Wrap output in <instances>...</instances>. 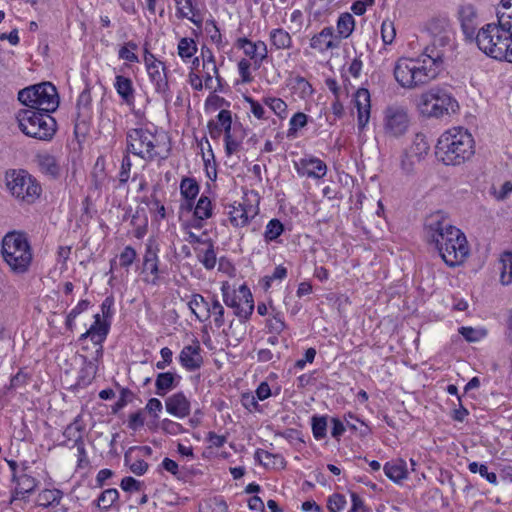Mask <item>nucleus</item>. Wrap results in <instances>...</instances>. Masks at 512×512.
Listing matches in <instances>:
<instances>
[{
	"instance_id": "28",
	"label": "nucleus",
	"mask_w": 512,
	"mask_h": 512,
	"mask_svg": "<svg viewBox=\"0 0 512 512\" xmlns=\"http://www.w3.org/2000/svg\"><path fill=\"white\" fill-rule=\"evenodd\" d=\"M38 485V481L26 474H23L17 478V487L12 496L11 502L17 499H25V494L32 493Z\"/></svg>"
},
{
	"instance_id": "10",
	"label": "nucleus",
	"mask_w": 512,
	"mask_h": 512,
	"mask_svg": "<svg viewBox=\"0 0 512 512\" xmlns=\"http://www.w3.org/2000/svg\"><path fill=\"white\" fill-rule=\"evenodd\" d=\"M6 180L12 195L22 201L33 203L41 194L40 184L25 170L7 173Z\"/></svg>"
},
{
	"instance_id": "9",
	"label": "nucleus",
	"mask_w": 512,
	"mask_h": 512,
	"mask_svg": "<svg viewBox=\"0 0 512 512\" xmlns=\"http://www.w3.org/2000/svg\"><path fill=\"white\" fill-rule=\"evenodd\" d=\"M417 108L423 116L441 118L455 112L458 104L450 93L435 87L420 95Z\"/></svg>"
},
{
	"instance_id": "53",
	"label": "nucleus",
	"mask_w": 512,
	"mask_h": 512,
	"mask_svg": "<svg viewBox=\"0 0 512 512\" xmlns=\"http://www.w3.org/2000/svg\"><path fill=\"white\" fill-rule=\"evenodd\" d=\"M226 336L232 338L235 344H238L243 340L245 336V327L243 322H239L234 325L233 322L229 325L228 329L224 331Z\"/></svg>"
},
{
	"instance_id": "11",
	"label": "nucleus",
	"mask_w": 512,
	"mask_h": 512,
	"mask_svg": "<svg viewBox=\"0 0 512 512\" xmlns=\"http://www.w3.org/2000/svg\"><path fill=\"white\" fill-rule=\"evenodd\" d=\"M429 30L432 35V41L424 49L423 54L427 56H433L434 53L439 54V68L441 69L445 52L453 46L454 33L446 21L440 20L432 22Z\"/></svg>"
},
{
	"instance_id": "20",
	"label": "nucleus",
	"mask_w": 512,
	"mask_h": 512,
	"mask_svg": "<svg viewBox=\"0 0 512 512\" xmlns=\"http://www.w3.org/2000/svg\"><path fill=\"white\" fill-rule=\"evenodd\" d=\"M94 319V323L80 336V340L90 338L94 344L101 345L109 332V326L105 322L101 321L99 314H96ZM97 355H102V346L97 350Z\"/></svg>"
},
{
	"instance_id": "36",
	"label": "nucleus",
	"mask_w": 512,
	"mask_h": 512,
	"mask_svg": "<svg viewBox=\"0 0 512 512\" xmlns=\"http://www.w3.org/2000/svg\"><path fill=\"white\" fill-rule=\"evenodd\" d=\"M210 303L211 298L208 300L200 294H193L188 302V306L196 318L202 322L204 321V312L209 310L208 307Z\"/></svg>"
},
{
	"instance_id": "23",
	"label": "nucleus",
	"mask_w": 512,
	"mask_h": 512,
	"mask_svg": "<svg viewBox=\"0 0 512 512\" xmlns=\"http://www.w3.org/2000/svg\"><path fill=\"white\" fill-rule=\"evenodd\" d=\"M385 475L395 483H400L408 477L407 464L403 459H394L383 467Z\"/></svg>"
},
{
	"instance_id": "22",
	"label": "nucleus",
	"mask_w": 512,
	"mask_h": 512,
	"mask_svg": "<svg viewBox=\"0 0 512 512\" xmlns=\"http://www.w3.org/2000/svg\"><path fill=\"white\" fill-rule=\"evenodd\" d=\"M310 46L319 51H327L337 48L339 46V41L334 34L333 27H325L320 33L313 36L311 38Z\"/></svg>"
},
{
	"instance_id": "21",
	"label": "nucleus",
	"mask_w": 512,
	"mask_h": 512,
	"mask_svg": "<svg viewBox=\"0 0 512 512\" xmlns=\"http://www.w3.org/2000/svg\"><path fill=\"white\" fill-rule=\"evenodd\" d=\"M237 46L243 49L245 55L254 60L258 65L267 57V45L263 41L254 43L247 38H240L237 41Z\"/></svg>"
},
{
	"instance_id": "18",
	"label": "nucleus",
	"mask_w": 512,
	"mask_h": 512,
	"mask_svg": "<svg viewBox=\"0 0 512 512\" xmlns=\"http://www.w3.org/2000/svg\"><path fill=\"white\" fill-rule=\"evenodd\" d=\"M297 171L301 175L320 179L326 175L327 166L322 160L315 157H309L300 160L297 164Z\"/></svg>"
},
{
	"instance_id": "57",
	"label": "nucleus",
	"mask_w": 512,
	"mask_h": 512,
	"mask_svg": "<svg viewBox=\"0 0 512 512\" xmlns=\"http://www.w3.org/2000/svg\"><path fill=\"white\" fill-rule=\"evenodd\" d=\"M131 167H132V162H131L129 153L126 152V154L123 156L120 171H119V182L121 184H125L129 180Z\"/></svg>"
},
{
	"instance_id": "44",
	"label": "nucleus",
	"mask_w": 512,
	"mask_h": 512,
	"mask_svg": "<svg viewBox=\"0 0 512 512\" xmlns=\"http://www.w3.org/2000/svg\"><path fill=\"white\" fill-rule=\"evenodd\" d=\"M117 489L109 488L104 490L97 499V506L103 510H108L118 499Z\"/></svg>"
},
{
	"instance_id": "35",
	"label": "nucleus",
	"mask_w": 512,
	"mask_h": 512,
	"mask_svg": "<svg viewBox=\"0 0 512 512\" xmlns=\"http://www.w3.org/2000/svg\"><path fill=\"white\" fill-rule=\"evenodd\" d=\"M228 216L234 227H244L249 222L248 211L241 203L229 206Z\"/></svg>"
},
{
	"instance_id": "40",
	"label": "nucleus",
	"mask_w": 512,
	"mask_h": 512,
	"mask_svg": "<svg viewBox=\"0 0 512 512\" xmlns=\"http://www.w3.org/2000/svg\"><path fill=\"white\" fill-rule=\"evenodd\" d=\"M500 280L503 285L512 282V253L504 252L500 258Z\"/></svg>"
},
{
	"instance_id": "61",
	"label": "nucleus",
	"mask_w": 512,
	"mask_h": 512,
	"mask_svg": "<svg viewBox=\"0 0 512 512\" xmlns=\"http://www.w3.org/2000/svg\"><path fill=\"white\" fill-rule=\"evenodd\" d=\"M215 123H218L219 126L224 129V132L232 128L231 111L225 109L221 110L217 115V121H215Z\"/></svg>"
},
{
	"instance_id": "64",
	"label": "nucleus",
	"mask_w": 512,
	"mask_h": 512,
	"mask_svg": "<svg viewBox=\"0 0 512 512\" xmlns=\"http://www.w3.org/2000/svg\"><path fill=\"white\" fill-rule=\"evenodd\" d=\"M415 159L416 158L409 152H405L401 156L400 166L403 172L409 174L414 170Z\"/></svg>"
},
{
	"instance_id": "39",
	"label": "nucleus",
	"mask_w": 512,
	"mask_h": 512,
	"mask_svg": "<svg viewBox=\"0 0 512 512\" xmlns=\"http://www.w3.org/2000/svg\"><path fill=\"white\" fill-rule=\"evenodd\" d=\"M430 150V144L424 134L418 133L415 135L409 153L412 154L417 161H420Z\"/></svg>"
},
{
	"instance_id": "46",
	"label": "nucleus",
	"mask_w": 512,
	"mask_h": 512,
	"mask_svg": "<svg viewBox=\"0 0 512 512\" xmlns=\"http://www.w3.org/2000/svg\"><path fill=\"white\" fill-rule=\"evenodd\" d=\"M197 257L203 266L208 270L213 269L216 265V253L212 244H209L205 250H201Z\"/></svg>"
},
{
	"instance_id": "6",
	"label": "nucleus",
	"mask_w": 512,
	"mask_h": 512,
	"mask_svg": "<svg viewBox=\"0 0 512 512\" xmlns=\"http://www.w3.org/2000/svg\"><path fill=\"white\" fill-rule=\"evenodd\" d=\"M2 255L14 273H25L33 258L26 235L17 231L7 233L2 240Z\"/></svg>"
},
{
	"instance_id": "25",
	"label": "nucleus",
	"mask_w": 512,
	"mask_h": 512,
	"mask_svg": "<svg viewBox=\"0 0 512 512\" xmlns=\"http://www.w3.org/2000/svg\"><path fill=\"white\" fill-rule=\"evenodd\" d=\"M225 137V152L226 155L231 156L240 150L242 141L244 139V131L239 127H232L224 132Z\"/></svg>"
},
{
	"instance_id": "7",
	"label": "nucleus",
	"mask_w": 512,
	"mask_h": 512,
	"mask_svg": "<svg viewBox=\"0 0 512 512\" xmlns=\"http://www.w3.org/2000/svg\"><path fill=\"white\" fill-rule=\"evenodd\" d=\"M52 112L23 109L17 114L20 130L29 137L50 140L56 132V121Z\"/></svg>"
},
{
	"instance_id": "13",
	"label": "nucleus",
	"mask_w": 512,
	"mask_h": 512,
	"mask_svg": "<svg viewBox=\"0 0 512 512\" xmlns=\"http://www.w3.org/2000/svg\"><path fill=\"white\" fill-rule=\"evenodd\" d=\"M141 273L144 275L142 280L146 284L157 285L159 283L160 269L158 249L151 244L146 246Z\"/></svg>"
},
{
	"instance_id": "3",
	"label": "nucleus",
	"mask_w": 512,
	"mask_h": 512,
	"mask_svg": "<svg viewBox=\"0 0 512 512\" xmlns=\"http://www.w3.org/2000/svg\"><path fill=\"white\" fill-rule=\"evenodd\" d=\"M436 156L445 165H461L475 153V142L468 130L454 127L444 132L436 144Z\"/></svg>"
},
{
	"instance_id": "45",
	"label": "nucleus",
	"mask_w": 512,
	"mask_h": 512,
	"mask_svg": "<svg viewBox=\"0 0 512 512\" xmlns=\"http://www.w3.org/2000/svg\"><path fill=\"white\" fill-rule=\"evenodd\" d=\"M134 449L135 448H130V450L125 453L124 460L125 463L129 466L131 472L134 473L135 475L140 476L146 473L148 469V463L142 459H137L134 462H131V452Z\"/></svg>"
},
{
	"instance_id": "51",
	"label": "nucleus",
	"mask_w": 512,
	"mask_h": 512,
	"mask_svg": "<svg viewBox=\"0 0 512 512\" xmlns=\"http://www.w3.org/2000/svg\"><path fill=\"white\" fill-rule=\"evenodd\" d=\"M307 115L302 112L295 113L289 122L288 137L294 136L299 128H303L307 124Z\"/></svg>"
},
{
	"instance_id": "2",
	"label": "nucleus",
	"mask_w": 512,
	"mask_h": 512,
	"mask_svg": "<svg viewBox=\"0 0 512 512\" xmlns=\"http://www.w3.org/2000/svg\"><path fill=\"white\" fill-rule=\"evenodd\" d=\"M439 54L427 56L423 53L416 58H400L395 63L393 74L396 82L405 89H418L437 78Z\"/></svg>"
},
{
	"instance_id": "56",
	"label": "nucleus",
	"mask_w": 512,
	"mask_h": 512,
	"mask_svg": "<svg viewBox=\"0 0 512 512\" xmlns=\"http://www.w3.org/2000/svg\"><path fill=\"white\" fill-rule=\"evenodd\" d=\"M382 40L385 44H391L396 36L393 22L385 20L381 25Z\"/></svg>"
},
{
	"instance_id": "41",
	"label": "nucleus",
	"mask_w": 512,
	"mask_h": 512,
	"mask_svg": "<svg viewBox=\"0 0 512 512\" xmlns=\"http://www.w3.org/2000/svg\"><path fill=\"white\" fill-rule=\"evenodd\" d=\"M272 317L267 320V328L270 333L280 334L286 328L282 313L270 304Z\"/></svg>"
},
{
	"instance_id": "55",
	"label": "nucleus",
	"mask_w": 512,
	"mask_h": 512,
	"mask_svg": "<svg viewBox=\"0 0 512 512\" xmlns=\"http://www.w3.org/2000/svg\"><path fill=\"white\" fill-rule=\"evenodd\" d=\"M137 256L136 250L131 246H126L119 255L120 266L124 268L130 267Z\"/></svg>"
},
{
	"instance_id": "37",
	"label": "nucleus",
	"mask_w": 512,
	"mask_h": 512,
	"mask_svg": "<svg viewBox=\"0 0 512 512\" xmlns=\"http://www.w3.org/2000/svg\"><path fill=\"white\" fill-rule=\"evenodd\" d=\"M83 430L84 427L81 424L80 418L77 417L71 424H69L64 430V437L66 438L65 445H72L83 441Z\"/></svg>"
},
{
	"instance_id": "27",
	"label": "nucleus",
	"mask_w": 512,
	"mask_h": 512,
	"mask_svg": "<svg viewBox=\"0 0 512 512\" xmlns=\"http://www.w3.org/2000/svg\"><path fill=\"white\" fill-rule=\"evenodd\" d=\"M181 195L186 199V204H182V208L191 210L193 207V200L199 193V185L193 178H183L180 183Z\"/></svg>"
},
{
	"instance_id": "62",
	"label": "nucleus",
	"mask_w": 512,
	"mask_h": 512,
	"mask_svg": "<svg viewBox=\"0 0 512 512\" xmlns=\"http://www.w3.org/2000/svg\"><path fill=\"white\" fill-rule=\"evenodd\" d=\"M511 193H512V182L511 181L504 182L501 185L499 190H496L495 188H493V192H492L493 196L499 201H503V200L507 199Z\"/></svg>"
},
{
	"instance_id": "32",
	"label": "nucleus",
	"mask_w": 512,
	"mask_h": 512,
	"mask_svg": "<svg viewBox=\"0 0 512 512\" xmlns=\"http://www.w3.org/2000/svg\"><path fill=\"white\" fill-rule=\"evenodd\" d=\"M355 28V20L350 13H342L336 24L337 40L340 42L341 39L348 38Z\"/></svg>"
},
{
	"instance_id": "4",
	"label": "nucleus",
	"mask_w": 512,
	"mask_h": 512,
	"mask_svg": "<svg viewBox=\"0 0 512 512\" xmlns=\"http://www.w3.org/2000/svg\"><path fill=\"white\" fill-rule=\"evenodd\" d=\"M167 137L148 128H133L126 133V152L132 153L146 161L166 159L170 147Z\"/></svg>"
},
{
	"instance_id": "1",
	"label": "nucleus",
	"mask_w": 512,
	"mask_h": 512,
	"mask_svg": "<svg viewBox=\"0 0 512 512\" xmlns=\"http://www.w3.org/2000/svg\"><path fill=\"white\" fill-rule=\"evenodd\" d=\"M427 242L434 245L446 265L456 267L462 264L469 254L465 234L450 224L440 211L430 214L424 224Z\"/></svg>"
},
{
	"instance_id": "59",
	"label": "nucleus",
	"mask_w": 512,
	"mask_h": 512,
	"mask_svg": "<svg viewBox=\"0 0 512 512\" xmlns=\"http://www.w3.org/2000/svg\"><path fill=\"white\" fill-rule=\"evenodd\" d=\"M497 23L512 38V13H509L507 11L500 12V14L498 15Z\"/></svg>"
},
{
	"instance_id": "50",
	"label": "nucleus",
	"mask_w": 512,
	"mask_h": 512,
	"mask_svg": "<svg viewBox=\"0 0 512 512\" xmlns=\"http://www.w3.org/2000/svg\"><path fill=\"white\" fill-rule=\"evenodd\" d=\"M177 7L179 18H189V15L195 14V0H174Z\"/></svg>"
},
{
	"instance_id": "31",
	"label": "nucleus",
	"mask_w": 512,
	"mask_h": 512,
	"mask_svg": "<svg viewBox=\"0 0 512 512\" xmlns=\"http://www.w3.org/2000/svg\"><path fill=\"white\" fill-rule=\"evenodd\" d=\"M62 497L63 492L59 489H44L38 494L36 504L43 508L57 506Z\"/></svg>"
},
{
	"instance_id": "17",
	"label": "nucleus",
	"mask_w": 512,
	"mask_h": 512,
	"mask_svg": "<svg viewBox=\"0 0 512 512\" xmlns=\"http://www.w3.org/2000/svg\"><path fill=\"white\" fill-rule=\"evenodd\" d=\"M179 361L188 371L199 369L203 364L199 343L196 342L194 345L185 346L180 352Z\"/></svg>"
},
{
	"instance_id": "33",
	"label": "nucleus",
	"mask_w": 512,
	"mask_h": 512,
	"mask_svg": "<svg viewBox=\"0 0 512 512\" xmlns=\"http://www.w3.org/2000/svg\"><path fill=\"white\" fill-rule=\"evenodd\" d=\"M239 294L244 299L239 306H237V310H235V314L241 319H247L253 312L254 303L252 299V294L250 290L246 286H241L239 288Z\"/></svg>"
},
{
	"instance_id": "47",
	"label": "nucleus",
	"mask_w": 512,
	"mask_h": 512,
	"mask_svg": "<svg viewBox=\"0 0 512 512\" xmlns=\"http://www.w3.org/2000/svg\"><path fill=\"white\" fill-rule=\"evenodd\" d=\"M197 51L196 44L191 38H182L178 43V54L182 59L191 58Z\"/></svg>"
},
{
	"instance_id": "15",
	"label": "nucleus",
	"mask_w": 512,
	"mask_h": 512,
	"mask_svg": "<svg viewBox=\"0 0 512 512\" xmlns=\"http://www.w3.org/2000/svg\"><path fill=\"white\" fill-rule=\"evenodd\" d=\"M166 411L177 418H185L190 414L191 404L183 392H177L166 398Z\"/></svg>"
},
{
	"instance_id": "14",
	"label": "nucleus",
	"mask_w": 512,
	"mask_h": 512,
	"mask_svg": "<svg viewBox=\"0 0 512 512\" xmlns=\"http://www.w3.org/2000/svg\"><path fill=\"white\" fill-rule=\"evenodd\" d=\"M157 93L161 94L165 101L171 100L169 83L164 63L146 68Z\"/></svg>"
},
{
	"instance_id": "48",
	"label": "nucleus",
	"mask_w": 512,
	"mask_h": 512,
	"mask_svg": "<svg viewBox=\"0 0 512 512\" xmlns=\"http://www.w3.org/2000/svg\"><path fill=\"white\" fill-rule=\"evenodd\" d=\"M264 103L280 118L284 119L287 115V104L280 98L267 97Z\"/></svg>"
},
{
	"instance_id": "58",
	"label": "nucleus",
	"mask_w": 512,
	"mask_h": 512,
	"mask_svg": "<svg viewBox=\"0 0 512 512\" xmlns=\"http://www.w3.org/2000/svg\"><path fill=\"white\" fill-rule=\"evenodd\" d=\"M346 504V499L341 494H333L328 499L327 507L330 512H340Z\"/></svg>"
},
{
	"instance_id": "52",
	"label": "nucleus",
	"mask_w": 512,
	"mask_h": 512,
	"mask_svg": "<svg viewBox=\"0 0 512 512\" xmlns=\"http://www.w3.org/2000/svg\"><path fill=\"white\" fill-rule=\"evenodd\" d=\"M137 48V44L132 41L126 43L119 50V58L132 63L138 62V56L134 53Z\"/></svg>"
},
{
	"instance_id": "54",
	"label": "nucleus",
	"mask_w": 512,
	"mask_h": 512,
	"mask_svg": "<svg viewBox=\"0 0 512 512\" xmlns=\"http://www.w3.org/2000/svg\"><path fill=\"white\" fill-rule=\"evenodd\" d=\"M327 430V420L326 417H317L314 416L312 418V431L313 435L316 439H323L326 436Z\"/></svg>"
},
{
	"instance_id": "42",
	"label": "nucleus",
	"mask_w": 512,
	"mask_h": 512,
	"mask_svg": "<svg viewBox=\"0 0 512 512\" xmlns=\"http://www.w3.org/2000/svg\"><path fill=\"white\" fill-rule=\"evenodd\" d=\"M194 215L199 220H205L212 216V202L207 196H201L195 206Z\"/></svg>"
},
{
	"instance_id": "60",
	"label": "nucleus",
	"mask_w": 512,
	"mask_h": 512,
	"mask_svg": "<svg viewBox=\"0 0 512 512\" xmlns=\"http://www.w3.org/2000/svg\"><path fill=\"white\" fill-rule=\"evenodd\" d=\"M245 101L249 103L251 112L257 119H267L264 107L251 97H245Z\"/></svg>"
},
{
	"instance_id": "24",
	"label": "nucleus",
	"mask_w": 512,
	"mask_h": 512,
	"mask_svg": "<svg viewBox=\"0 0 512 512\" xmlns=\"http://www.w3.org/2000/svg\"><path fill=\"white\" fill-rule=\"evenodd\" d=\"M35 162L42 173L52 178H56L60 174V166L56 158L47 153H38L35 157Z\"/></svg>"
},
{
	"instance_id": "5",
	"label": "nucleus",
	"mask_w": 512,
	"mask_h": 512,
	"mask_svg": "<svg viewBox=\"0 0 512 512\" xmlns=\"http://www.w3.org/2000/svg\"><path fill=\"white\" fill-rule=\"evenodd\" d=\"M472 42L487 56L512 63V38L498 23L484 25Z\"/></svg>"
},
{
	"instance_id": "8",
	"label": "nucleus",
	"mask_w": 512,
	"mask_h": 512,
	"mask_svg": "<svg viewBox=\"0 0 512 512\" xmlns=\"http://www.w3.org/2000/svg\"><path fill=\"white\" fill-rule=\"evenodd\" d=\"M18 100L27 109L45 112H54L59 106L57 90L50 82H43L20 90Z\"/></svg>"
},
{
	"instance_id": "49",
	"label": "nucleus",
	"mask_w": 512,
	"mask_h": 512,
	"mask_svg": "<svg viewBox=\"0 0 512 512\" xmlns=\"http://www.w3.org/2000/svg\"><path fill=\"white\" fill-rule=\"evenodd\" d=\"M468 469L471 473H479L482 477L486 478L489 483L494 485L497 484V475L494 472H489L486 465L471 462L468 465Z\"/></svg>"
},
{
	"instance_id": "38",
	"label": "nucleus",
	"mask_w": 512,
	"mask_h": 512,
	"mask_svg": "<svg viewBox=\"0 0 512 512\" xmlns=\"http://www.w3.org/2000/svg\"><path fill=\"white\" fill-rule=\"evenodd\" d=\"M269 36L271 45L278 50L289 49L292 45V39L290 34L282 28H276L271 30Z\"/></svg>"
},
{
	"instance_id": "30",
	"label": "nucleus",
	"mask_w": 512,
	"mask_h": 512,
	"mask_svg": "<svg viewBox=\"0 0 512 512\" xmlns=\"http://www.w3.org/2000/svg\"><path fill=\"white\" fill-rule=\"evenodd\" d=\"M256 460L267 468L283 469L286 465L284 457L279 454H272L266 450L258 449L255 452Z\"/></svg>"
},
{
	"instance_id": "34",
	"label": "nucleus",
	"mask_w": 512,
	"mask_h": 512,
	"mask_svg": "<svg viewBox=\"0 0 512 512\" xmlns=\"http://www.w3.org/2000/svg\"><path fill=\"white\" fill-rule=\"evenodd\" d=\"M209 310L204 312V321L208 320L211 316L214 318V323L217 328H221L225 324V309L219 300L215 297H211V303L209 304Z\"/></svg>"
},
{
	"instance_id": "29",
	"label": "nucleus",
	"mask_w": 512,
	"mask_h": 512,
	"mask_svg": "<svg viewBox=\"0 0 512 512\" xmlns=\"http://www.w3.org/2000/svg\"><path fill=\"white\" fill-rule=\"evenodd\" d=\"M114 87L119 94V96L123 99V101L132 105L134 102V88L131 79L128 77L117 75L115 78Z\"/></svg>"
},
{
	"instance_id": "12",
	"label": "nucleus",
	"mask_w": 512,
	"mask_h": 512,
	"mask_svg": "<svg viewBox=\"0 0 512 512\" xmlns=\"http://www.w3.org/2000/svg\"><path fill=\"white\" fill-rule=\"evenodd\" d=\"M382 126L388 138H399L409 129L410 116L406 107L398 104L388 105L383 110Z\"/></svg>"
},
{
	"instance_id": "19",
	"label": "nucleus",
	"mask_w": 512,
	"mask_h": 512,
	"mask_svg": "<svg viewBox=\"0 0 512 512\" xmlns=\"http://www.w3.org/2000/svg\"><path fill=\"white\" fill-rule=\"evenodd\" d=\"M476 9L472 5H463L459 9V19L466 39L472 41L476 36Z\"/></svg>"
},
{
	"instance_id": "26",
	"label": "nucleus",
	"mask_w": 512,
	"mask_h": 512,
	"mask_svg": "<svg viewBox=\"0 0 512 512\" xmlns=\"http://www.w3.org/2000/svg\"><path fill=\"white\" fill-rule=\"evenodd\" d=\"M181 377L172 372L159 373L155 380L156 394L165 396L169 391L177 387Z\"/></svg>"
},
{
	"instance_id": "43",
	"label": "nucleus",
	"mask_w": 512,
	"mask_h": 512,
	"mask_svg": "<svg viewBox=\"0 0 512 512\" xmlns=\"http://www.w3.org/2000/svg\"><path fill=\"white\" fill-rule=\"evenodd\" d=\"M283 231V224L278 219H272L265 227L264 239L266 242L276 241Z\"/></svg>"
},
{
	"instance_id": "63",
	"label": "nucleus",
	"mask_w": 512,
	"mask_h": 512,
	"mask_svg": "<svg viewBox=\"0 0 512 512\" xmlns=\"http://www.w3.org/2000/svg\"><path fill=\"white\" fill-rule=\"evenodd\" d=\"M92 97L89 88H85L79 95L77 99V109L87 110L91 105Z\"/></svg>"
},
{
	"instance_id": "16",
	"label": "nucleus",
	"mask_w": 512,
	"mask_h": 512,
	"mask_svg": "<svg viewBox=\"0 0 512 512\" xmlns=\"http://www.w3.org/2000/svg\"><path fill=\"white\" fill-rule=\"evenodd\" d=\"M354 102L358 112V127L362 130L370 118L371 101L369 91L365 88L358 89L354 96Z\"/></svg>"
}]
</instances>
